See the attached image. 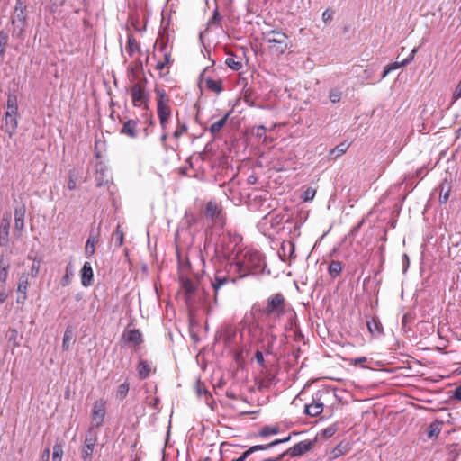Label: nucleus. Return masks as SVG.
<instances>
[{
    "label": "nucleus",
    "instance_id": "obj_42",
    "mask_svg": "<svg viewBox=\"0 0 461 461\" xmlns=\"http://www.w3.org/2000/svg\"><path fill=\"white\" fill-rule=\"evenodd\" d=\"M71 339H72L71 332L69 330H67L64 333L63 339H62V348L64 350L69 349Z\"/></svg>",
    "mask_w": 461,
    "mask_h": 461
},
{
    "label": "nucleus",
    "instance_id": "obj_43",
    "mask_svg": "<svg viewBox=\"0 0 461 461\" xmlns=\"http://www.w3.org/2000/svg\"><path fill=\"white\" fill-rule=\"evenodd\" d=\"M103 175H104V172L100 171L97 174V176H96V182H97V185L98 186H102L104 185H107L110 182V180H111V178L108 177L107 176H106L105 180H104V177L100 176H103Z\"/></svg>",
    "mask_w": 461,
    "mask_h": 461
},
{
    "label": "nucleus",
    "instance_id": "obj_24",
    "mask_svg": "<svg viewBox=\"0 0 461 461\" xmlns=\"http://www.w3.org/2000/svg\"><path fill=\"white\" fill-rule=\"evenodd\" d=\"M343 269L342 263L338 260H333L330 263L328 267V273L332 278L338 277Z\"/></svg>",
    "mask_w": 461,
    "mask_h": 461
},
{
    "label": "nucleus",
    "instance_id": "obj_28",
    "mask_svg": "<svg viewBox=\"0 0 461 461\" xmlns=\"http://www.w3.org/2000/svg\"><path fill=\"white\" fill-rule=\"evenodd\" d=\"M311 443L306 441H301L294 446L293 454L294 456L302 455L310 449Z\"/></svg>",
    "mask_w": 461,
    "mask_h": 461
},
{
    "label": "nucleus",
    "instance_id": "obj_54",
    "mask_svg": "<svg viewBox=\"0 0 461 461\" xmlns=\"http://www.w3.org/2000/svg\"><path fill=\"white\" fill-rule=\"evenodd\" d=\"M453 396L456 399L461 400V385L457 386L453 393Z\"/></svg>",
    "mask_w": 461,
    "mask_h": 461
},
{
    "label": "nucleus",
    "instance_id": "obj_32",
    "mask_svg": "<svg viewBox=\"0 0 461 461\" xmlns=\"http://www.w3.org/2000/svg\"><path fill=\"white\" fill-rule=\"evenodd\" d=\"M97 239L95 237H89L85 247L86 254L89 257L95 254V246L97 243Z\"/></svg>",
    "mask_w": 461,
    "mask_h": 461
},
{
    "label": "nucleus",
    "instance_id": "obj_26",
    "mask_svg": "<svg viewBox=\"0 0 461 461\" xmlns=\"http://www.w3.org/2000/svg\"><path fill=\"white\" fill-rule=\"evenodd\" d=\"M29 286V282L27 280V277L23 275L20 277L17 291L18 293L23 294V301H24L27 298V289Z\"/></svg>",
    "mask_w": 461,
    "mask_h": 461
},
{
    "label": "nucleus",
    "instance_id": "obj_35",
    "mask_svg": "<svg viewBox=\"0 0 461 461\" xmlns=\"http://www.w3.org/2000/svg\"><path fill=\"white\" fill-rule=\"evenodd\" d=\"M316 194V190L312 187H308L301 195L303 202H311L313 200Z\"/></svg>",
    "mask_w": 461,
    "mask_h": 461
},
{
    "label": "nucleus",
    "instance_id": "obj_10",
    "mask_svg": "<svg viewBox=\"0 0 461 461\" xmlns=\"http://www.w3.org/2000/svg\"><path fill=\"white\" fill-rule=\"evenodd\" d=\"M200 86L216 95H219L223 90L222 80L221 78L203 77L200 80Z\"/></svg>",
    "mask_w": 461,
    "mask_h": 461
},
{
    "label": "nucleus",
    "instance_id": "obj_53",
    "mask_svg": "<svg viewBox=\"0 0 461 461\" xmlns=\"http://www.w3.org/2000/svg\"><path fill=\"white\" fill-rule=\"evenodd\" d=\"M77 187V181L76 179L72 178V177H69V180L68 182V188L69 190H74L76 189Z\"/></svg>",
    "mask_w": 461,
    "mask_h": 461
},
{
    "label": "nucleus",
    "instance_id": "obj_16",
    "mask_svg": "<svg viewBox=\"0 0 461 461\" xmlns=\"http://www.w3.org/2000/svg\"><path fill=\"white\" fill-rule=\"evenodd\" d=\"M9 229H10L9 217L6 216L5 218H3V222H2L1 230H0V245L1 246H5L8 242Z\"/></svg>",
    "mask_w": 461,
    "mask_h": 461
},
{
    "label": "nucleus",
    "instance_id": "obj_52",
    "mask_svg": "<svg viewBox=\"0 0 461 461\" xmlns=\"http://www.w3.org/2000/svg\"><path fill=\"white\" fill-rule=\"evenodd\" d=\"M366 361V357H357V358H355V359H352L350 360V363L352 365H358V364H362V363H365Z\"/></svg>",
    "mask_w": 461,
    "mask_h": 461
},
{
    "label": "nucleus",
    "instance_id": "obj_59",
    "mask_svg": "<svg viewBox=\"0 0 461 461\" xmlns=\"http://www.w3.org/2000/svg\"><path fill=\"white\" fill-rule=\"evenodd\" d=\"M53 5H57V6H60L63 5L64 1L65 0H51Z\"/></svg>",
    "mask_w": 461,
    "mask_h": 461
},
{
    "label": "nucleus",
    "instance_id": "obj_9",
    "mask_svg": "<svg viewBox=\"0 0 461 461\" xmlns=\"http://www.w3.org/2000/svg\"><path fill=\"white\" fill-rule=\"evenodd\" d=\"M291 438L290 436L286 437V438H280V439H276L274 441H272L271 443L269 444H267V445H255V446H252L250 447L248 450H246L245 452H243V454L239 456L238 458L232 460V461H245L251 454L257 452V451H259V450H267L270 447H273L276 445H279L281 443H285V442H287L289 441Z\"/></svg>",
    "mask_w": 461,
    "mask_h": 461
},
{
    "label": "nucleus",
    "instance_id": "obj_37",
    "mask_svg": "<svg viewBox=\"0 0 461 461\" xmlns=\"http://www.w3.org/2000/svg\"><path fill=\"white\" fill-rule=\"evenodd\" d=\"M63 448L60 444L53 446L52 461H62Z\"/></svg>",
    "mask_w": 461,
    "mask_h": 461
},
{
    "label": "nucleus",
    "instance_id": "obj_34",
    "mask_svg": "<svg viewBox=\"0 0 461 461\" xmlns=\"http://www.w3.org/2000/svg\"><path fill=\"white\" fill-rule=\"evenodd\" d=\"M8 33L5 31H0V58L4 57L5 48L8 41Z\"/></svg>",
    "mask_w": 461,
    "mask_h": 461
},
{
    "label": "nucleus",
    "instance_id": "obj_29",
    "mask_svg": "<svg viewBox=\"0 0 461 461\" xmlns=\"http://www.w3.org/2000/svg\"><path fill=\"white\" fill-rule=\"evenodd\" d=\"M130 385L128 382L121 384L116 390V398L122 401L124 400L129 393Z\"/></svg>",
    "mask_w": 461,
    "mask_h": 461
},
{
    "label": "nucleus",
    "instance_id": "obj_56",
    "mask_svg": "<svg viewBox=\"0 0 461 461\" xmlns=\"http://www.w3.org/2000/svg\"><path fill=\"white\" fill-rule=\"evenodd\" d=\"M49 458H50V449L49 448H46L43 453H42V456H41V460L42 461H49Z\"/></svg>",
    "mask_w": 461,
    "mask_h": 461
},
{
    "label": "nucleus",
    "instance_id": "obj_27",
    "mask_svg": "<svg viewBox=\"0 0 461 461\" xmlns=\"http://www.w3.org/2000/svg\"><path fill=\"white\" fill-rule=\"evenodd\" d=\"M5 131L11 136L17 127L16 117H5Z\"/></svg>",
    "mask_w": 461,
    "mask_h": 461
},
{
    "label": "nucleus",
    "instance_id": "obj_4",
    "mask_svg": "<svg viewBox=\"0 0 461 461\" xmlns=\"http://www.w3.org/2000/svg\"><path fill=\"white\" fill-rule=\"evenodd\" d=\"M107 403L104 399H98L93 403L91 410L90 420L93 428L101 427L105 419Z\"/></svg>",
    "mask_w": 461,
    "mask_h": 461
},
{
    "label": "nucleus",
    "instance_id": "obj_46",
    "mask_svg": "<svg viewBox=\"0 0 461 461\" xmlns=\"http://www.w3.org/2000/svg\"><path fill=\"white\" fill-rule=\"evenodd\" d=\"M343 454L344 453L342 451L340 445H338L331 451V459H336L337 457L340 456Z\"/></svg>",
    "mask_w": 461,
    "mask_h": 461
},
{
    "label": "nucleus",
    "instance_id": "obj_23",
    "mask_svg": "<svg viewBox=\"0 0 461 461\" xmlns=\"http://www.w3.org/2000/svg\"><path fill=\"white\" fill-rule=\"evenodd\" d=\"M411 59H404L402 62H392L384 67L382 78H384L391 71L406 66L410 63Z\"/></svg>",
    "mask_w": 461,
    "mask_h": 461
},
{
    "label": "nucleus",
    "instance_id": "obj_21",
    "mask_svg": "<svg viewBox=\"0 0 461 461\" xmlns=\"http://www.w3.org/2000/svg\"><path fill=\"white\" fill-rule=\"evenodd\" d=\"M95 441H96L95 438H86L85 439L84 447L82 449V458L83 459H87L92 456L94 447L95 445Z\"/></svg>",
    "mask_w": 461,
    "mask_h": 461
},
{
    "label": "nucleus",
    "instance_id": "obj_17",
    "mask_svg": "<svg viewBox=\"0 0 461 461\" xmlns=\"http://www.w3.org/2000/svg\"><path fill=\"white\" fill-rule=\"evenodd\" d=\"M229 277L220 271H217L214 275L213 280H212V285L217 293L219 289L229 282Z\"/></svg>",
    "mask_w": 461,
    "mask_h": 461
},
{
    "label": "nucleus",
    "instance_id": "obj_48",
    "mask_svg": "<svg viewBox=\"0 0 461 461\" xmlns=\"http://www.w3.org/2000/svg\"><path fill=\"white\" fill-rule=\"evenodd\" d=\"M461 98V79L459 80L454 93H453V99L457 100Z\"/></svg>",
    "mask_w": 461,
    "mask_h": 461
},
{
    "label": "nucleus",
    "instance_id": "obj_11",
    "mask_svg": "<svg viewBox=\"0 0 461 461\" xmlns=\"http://www.w3.org/2000/svg\"><path fill=\"white\" fill-rule=\"evenodd\" d=\"M122 339L125 342L132 343L133 346H139L143 341L142 334L137 329L126 330L122 335Z\"/></svg>",
    "mask_w": 461,
    "mask_h": 461
},
{
    "label": "nucleus",
    "instance_id": "obj_31",
    "mask_svg": "<svg viewBox=\"0 0 461 461\" xmlns=\"http://www.w3.org/2000/svg\"><path fill=\"white\" fill-rule=\"evenodd\" d=\"M279 432L278 426H265L258 431V436L262 438H267L270 435H276Z\"/></svg>",
    "mask_w": 461,
    "mask_h": 461
},
{
    "label": "nucleus",
    "instance_id": "obj_13",
    "mask_svg": "<svg viewBox=\"0 0 461 461\" xmlns=\"http://www.w3.org/2000/svg\"><path fill=\"white\" fill-rule=\"evenodd\" d=\"M93 268L89 262H85L81 269V284L85 287H88L93 284Z\"/></svg>",
    "mask_w": 461,
    "mask_h": 461
},
{
    "label": "nucleus",
    "instance_id": "obj_38",
    "mask_svg": "<svg viewBox=\"0 0 461 461\" xmlns=\"http://www.w3.org/2000/svg\"><path fill=\"white\" fill-rule=\"evenodd\" d=\"M226 119H227V117H221V119H220L219 121H217L216 122L212 124L211 132L212 134L219 132L222 129L224 124L226 123Z\"/></svg>",
    "mask_w": 461,
    "mask_h": 461
},
{
    "label": "nucleus",
    "instance_id": "obj_30",
    "mask_svg": "<svg viewBox=\"0 0 461 461\" xmlns=\"http://www.w3.org/2000/svg\"><path fill=\"white\" fill-rule=\"evenodd\" d=\"M349 145L347 142H342L337 145L334 149L330 151V156L334 155V158L342 156L348 150Z\"/></svg>",
    "mask_w": 461,
    "mask_h": 461
},
{
    "label": "nucleus",
    "instance_id": "obj_41",
    "mask_svg": "<svg viewBox=\"0 0 461 461\" xmlns=\"http://www.w3.org/2000/svg\"><path fill=\"white\" fill-rule=\"evenodd\" d=\"M7 106L8 110L5 115H10V113H16V97L15 96H9L7 100Z\"/></svg>",
    "mask_w": 461,
    "mask_h": 461
},
{
    "label": "nucleus",
    "instance_id": "obj_51",
    "mask_svg": "<svg viewBox=\"0 0 461 461\" xmlns=\"http://www.w3.org/2000/svg\"><path fill=\"white\" fill-rule=\"evenodd\" d=\"M255 358L258 361V363H259L261 366L264 365V361L265 360H264L263 353L261 351H257L256 352Z\"/></svg>",
    "mask_w": 461,
    "mask_h": 461
},
{
    "label": "nucleus",
    "instance_id": "obj_22",
    "mask_svg": "<svg viewBox=\"0 0 461 461\" xmlns=\"http://www.w3.org/2000/svg\"><path fill=\"white\" fill-rule=\"evenodd\" d=\"M74 274H75L74 266H73L72 262H69L67 264V266L65 267V274L60 281L61 285L68 286L70 284L71 279L74 276Z\"/></svg>",
    "mask_w": 461,
    "mask_h": 461
},
{
    "label": "nucleus",
    "instance_id": "obj_15",
    "mask_svg": "<svg viewBox=\"0 0 461 461\" xmlns=\"http://www.w3.org/2000/svg\"><path fill=\"white\" fill-rule=\"evenodd\" d=\"M126 51L130 57L140 51V43L136 41L133 34L130 33L127 37Z\"/></svg>",
    "mask_w": 461,
    "mask_h": 461
},
{
    "label": "nucleus",
    "instance_id": "obj_6",
    "mask_svg": "<svg viewBox=\"0 0 461 461\" xmlns=\"http://www.w3.org/2000/svg\"><path fill=\"white\" fill-rule=\"evenodd\" d=\"M204 214L206 218L210 219L216 225L222 227L225 224L226 217L222 207L215 201L211 200L207 203Z\"/></svg>",
    "mask_w": 461,
    "mask_h": 461
},
{
    "label": "nucleus",
    "instance_id": "obj_1",
    "mask_svg": "<svg viewBox=\"0 0 461 461\" xmlns=\"http://www.w3.org/2000/svg\"><path fill=\"white\" fill-rule=\"evenodd\" d=\"M262 39L267 44L271 54L277 57L283 55L289 48V38L279 30H269L262 32Z\"/></svg>",
    "mask_w": 461,
    "mask_h": 461
},
{
    "label": "nucleus",
    "instance_id": "obj_55",
    "mask_svg": "<svg viewBox=\"0 0 461 461\" xmlns=\"http://www.w3.org/2000/svg\"><path fill=\"white\" fill-rule=\"evenodd\" d=\"M335 432V429L330 427L324 429L323 434L326 437H331Z\"/></svg>",
    "mask_w": 461,
    "mask_h": 461
},
{
    "label": "nucleus",
    "instance_id": "obj_18",
    "mask_svg": "<svg viewBox=\"0 0 461 461\" xmlns=\"http://www.w3.org/2000/svg\"><path fill=\"white\" fill-rule=\"evenodd\" d=\"M14 15L16 19L23 23L26 21V6L23 0H16L14 7Z\"/></svg>",
    "mask_w": 461,
    "mask_h": 461
},
{
    "label": "nucleus",
    "instance_id": "obj_44",
    "mask_svg": "<svg viewBox=\"0 0 461 461\" xmlns=\"http://www.w3.org/2000/svg\"><path fill=\"white\" fill-rule=\"evenodd\" d=\"M116 240L118 241V246H122L123 243V232L118 226L113 233Z\"/></svg>",
    "mask_w": 461,
    "mask_h": 461
},
{
    "label": "nucleus",
    "instance_id": "obj_25",
    "mask_svg": "<svg viewBox=\"0 0 461 461\" xmlns=\"http://www.w3.org/2000/svg\"><path fill=\"white\" fill-rule=\"evenodd\" d=\"M150 370H151L150 366L147 361L142 360V361L139 362V364L137 366V371H138L140 379H141V380L146 379L149 375Z\"/></svg>",
    "mask_w": 461,
    "mask_h": 461
},
{
    "label": "nucleus",
    "instance_id": "obj_19",
    "mask_svg": "<svg viewBox=\"0 0 461 461\" xmlns=\"http://www.w3.org/2000/svg\"><path fill=\"white\" fill-rule=\"evenodd\" d=\"M230 270L239 272L240 274V277H244L248 275L249 267L245 261H237L235 263L230 264Z\"/></svg>",
    "mask_w": 461,
    "mask_h": 461
},
{
    "label": "nucleus",
    "instance_id": "obj_61",
    "mask_svg": "<svg viewBox=\"0 0 461 461\" xmlns=\"http://www.w3.org/2000/svg\"><path fill=\"white\" fill-rule=\"evenodd\" d=\"M255 181H256V177H254V176H249V182L250 184L255 183Z\"/></svg>",
    "mask_w": 461,
    "mask_h": 461
},
{
    "label": "nucleus",
    "instance_id": "obj_40",
    "mask_svg": "<svg viewBox=\"0 0 461 461\" xmlns=\"http://www.w3.org/2000/svg\"><path fill=\"white\" fill-rule=\"evenodd\" d=\"M225 63L229 68L236 71L242 68V64L240 61L235 60L234 58H227Z\"/></svg>",
    "mask_w": 461,
    "mask_h": 461
},
{
    "label": "nucleus",
    "instance_id": "obj_7",
    "mask_svg": "<svg viewBox=\"0 0 461 461\" xmlns=\"http://www.w3.org/2000/svg\"><path fill=\"white\" fill-rule=\"evenodd\" d=\"M160 51L162 52V59H159L155 68L158 71L159 76L164 77L169 74L170 65L173 63L171 50H168L166 43H162L160 46Z\"/></svg>",
    "mask_w": 461,
    "mask_h": 461
},
{
    "label": "nucleus",
    "instance_id": "obj_20",
    "mask_svg": "<svg viewBox=\"0 0 461 461\" xmlns=\"http://www.w3.org/2000/svg\"><path fill=\"white\" fill-rule=\"evenodd\" d=\"M366 326L370 334L374 337L380 336L383 333V327L381 323L375 319H371L367 321Z\"/></svg>",
    "mask_w": 461,
    "mask_h": 461
},
{
    "label": "nucleus",
    "instance_id": "obj_58",
    "mask_svg": "<svg viewBox=\"0 0 461 461\" xmlns=\"http://www.w3.org/2000/svg\"><path fill=\"white\" fill-rule=\"evenodd\" d=\"M416 51H417V49H413L411 50V54L409 55V57L407 58V59H411L410 62H411L414 59V56H415Z\"/></svg>",
    "mask_w": 461,
    "mask_h": 461
},
{
    "label": "nucleus",
    "instance_id": "obj_14",
    "mask_svg": "<svg viewBox=\"0 0 461 461\" xmlns=\"http://www.w3.org/2000/svg\"><path fill=\"white\" fill-rule=\"evenodd\" d=\"M137 126H138L137 120L131 119V120L127 121L124 123L121 131H122V133L127 134L130 137H135V136H137L138 132L140 131V129H138Z\"/></svg>",
    "mask_w": 461,
    "mask_h": 461
},
{
    "label": "nucleus",
    "instance_id": "obj_3",
    "mask_svg": "<svg viewBox=\"0 0 461 461\" xmlns=\"http://www.w3.org/2000/svg\"><path fill=\"white\" fill-rule=\"evenodd\" d=\"M330 395V392L322 388L318 390L313 395L312 402L305 404L304 412L312 417H317L323 411L324 400Z\"/></svg>",
    "mask_w": 461,
    "mask_h": 461
},
{
    "label": "nucleus",
    "instance_id": "obj_36",
    "mask_svg": "<svg viewBox=\"0 0 461 461\" xmlns=\"http://www.w3.org/2000/svg\"><path fill=\"white\" fill-rule=\"evenodd\" d=\"M441 427L439 422H433L429 426L428 430V437L433 438L438 437V435L440 433Z\"/></svg>",
    "mask_w": 461,
    "mask_h": 461
},
{
    "label": "nucleus",
    "instance_id": "obj_50",
    "mask_svg": "<svg viewBox=\"0 0 461 461\" xmlns=\"http://www.w3.org/2000/svg\"><path fill=\"white\" fill-rule=\"evenodd\" d=\"M449 192H450V189L448 188L444 194H442V193L440 194V195H439V202L441 203H447V201L449 198Z\"/></svg>",
    "mask_w": 461,
    "mask_h": 461
},
{
    "label": "nucleus",
    "instance_id": "obj_12",
    "mask_svg": "<svg viewBox=\"0 0 461 461\" xmlns=\"http://www.w3.org/2000/svg\"><path fill=\"white\" fill-rule=\"evenodd\" d=\"M25 206L22 205L14 209V228L19 231V237L24 228Z\"/></svg>",
    "mask_w": 461,
    "mask_h": 461
},
{
    "label": "nucleus",
    "instance_id": "obj_2",
    "mask_svg": "<svg viewBox=\"0 0 461 461\" xmlns=\"http://www.w3.org/2000/svg\"><path fill=\"white\" fill-rule=\"evenodd\" d=\"M285 299L280 293L275 294L268 297L265 313L274 319H280L285 312Z\"/></svg>",
    "mask_w": 461,
    "mask_h": 461
},
{
    "label": "nucleus",
    "instance_id": "obj_45",
    "mask_svg": "<svg viewBox=\"0 0 461 461\" xmlns=\"http://www.w3.org/2000/svg\"><path fill=\"white\" fill-rule=\"evenodd\" d=\"M340 96H341V93L337 89H333L330 93V99L332 103L339 102L340 100Z\"/></svg>",
    "mask_w": 461,
    "mask_h": 461
},
{
    "label": "nucleus",
    "instance_id": "obj_47",
    "mask_svg": "<svg viewBox=\"0 0 461 461\" xmlns=\"http://www.w3.org/2000/svg\"><path fill=\"white\" fill-rule=\"evenodd\" d=\"M221 20V16L220 15L219 12L216 10L210 20V24H219L220 21Z\"/></svg>",
    "mask_w": 461,
    "mask_h": 461
},
{
    "label": "nucleus",
    "instance_id": "obj_57",
    "mask_svg": "<svg viewBox=\"0 0 461 461\" xmlns=\"http://www.w3.org/2000/svg\"><path fill=\"white\" fill-rule=\"evenodd\" d=\"M7 294L5 291L0 292V305L6 300Z\"/></svg>",
    "mask_w": 461,
    "mask_h": 461
},
{
    "label": "nucleus",
    "instance_id": "obj_8",
    "mask_svg": "<svg viewBox=\"0 0 461 461\" xmlns=\"http://www.w3.org/2000/svg\"><path fill=\"white\" fill-rule=\"evenodd\" d=\"M157 100L158 115H171L170 97L163 88L156 87L154 90Z\"/></svg>",
    "mask_w": 461,
    "mask_h": 461
},
{
    "label": "nucleus",
    "instance_id": "obj_33",
    "mask_svg": "<svg viewBox=\"0 0 461 461\" xmlns=\"http://www.w3.org/2000/svg\"><path fill=\"white\" fill-rule=\"evenodd\" d=\"M41 265V259L40 258L36 257L32 258V264L30 271V274L32 277H36L39 275Z\"/></svg>",
    "mask_w": 461,
    "mask_h": 461
},
{
    "label": "nucleus",
    "instance_id": "obj_5",
    "mask_svg": "<svg viewBox=\"0 0 461 461\" xmlns=\"http://www.w3.org/2000/svg\"><path fill=\"white\" fill-rule=\"evenodd\" d=\"M131 95L132 103L135 106L145 107L148 106V94L146 92V82L140 80L135 83L131 89Z\"/></svg>",
    "mask_w": 461,
    "mask_h": 461
},
{
    "label": "nucleus",
    "instance_id": "obj_49",
    "mask_svg": "<svg viewBox=\"0 0 461 461\" xmlns=\"http://www.w3.org/2000/svg\"><path fill=\"white\" fill-rule=\"evenodd\" d=\"M332 18H333L332 14L330 13L328 10L323 12L322 20L325 23H330L332 20Z\"/></svg>",
    "mask_w": 461,
    "mask_h": 461
},
{
    "label": "nucleus",
    "instance_id": "obj_60",
    "mask_svg": "<svg viewBox=\"0 0 461 461\" xmlns=\"http://www.w3.org/2000/svg\"><path fill=\"white\" fill-rule=\"evenodd\" d=\"M159 118H160V122L162 125H164L169 119V117H159Z\"/></svg>",
    "mask_w": 461,
    "mask_h": 461
},
{
    "label": "nucleus",
    "instance_id": "obj_39",
    "mask_svg": "<svg viewBox=\"0 0 461 461\" xmlns=\"http://www.w3.org/2000/svg\"><path fill=\"white\" fill-rule=\"evenodd\" d=\"M8 265L0 260V283L5 284L8 276Z\"/></svg>",
    "mask_w": 461,
    "mask_h": 461
}]
</instances>
